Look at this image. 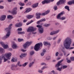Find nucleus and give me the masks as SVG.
Listing matches in <instances>:
<instances>
[{"mask_svg": "<svg viewBox=\"0 0 74 74\" xmlns=\"http://www.w3.org/2000/svg\"><path fill=\"white\" fill-rule=\"evenodd\" d=\"M71 42H72L71 39L70 37H66L64 41L63 45L64 47L62 46L61 48L63 49H65V48L66 49H69V50L74 49V47H70Z\"/></svg>", "mask_w": 74, "mask_h": 74, "instance_id": "f257e3e1", "label": "nucleus"}, {"mask_svg": "<svg viewBox=\"0 0 74 74\" xmlns=\"http://www.w3.org/2000/svg\"><path fill=\"white\" fill-rule=\"evenodd\" d=\"M12 56V53L10 52L6 53L4 55L1 56H0V64L1 63V60L3 59L4 60V62H6L8 60H10Z\"/></svg>", "mask_w": 74, "mask_h": 74, "instance_id": "f03ea898", "label": "nucleus"}, {"mask_svg": "<svg viewBox=\"0 0 74 74\" xmlns=\"http://www.w3.org/2000/svg\"><path fill=\"white\" fill-rule=\"evenodd\" d=\"M50 12V10H48L46 11L44 13H43L42 14H41L40 13H37L36 14V19H40V15H42V16H44L47 14H48Z\"/></svg>", "mask_w": 74, "mask_h": 74, "instance_id": "7ed1b4c3", "label": "nucleus"}, {"mask_svg": "<svg viewBox=\"0 0 74 74\" xmlns=\"http://www.w3.org/2000/svg\"><path fill=\"white\" fill-rule=\"evenodd\" d=\"M19 63H20V62H18L17 64L15 65V64H13L12 65L10 69L12 71H16V70H17L18 68V65H19Z\"/></svg>", "mask_w": 74, "mask_h": 74, "instance_id": "20e7f679", "label": "nucleus"}, {"mask_svg": "<svg viewBox=\"0 0 74 74\" xmlns=\"http://www.w3.org/2000/svg\"><path fill=\"white\" fill-rule=\"evenodd\" d=\"M43 45L42 43H38L34 47V49L36 51H39V49H40V46L42 47Z\"/></svg>", "mask_w": 74, "mask_h": 74, "instance_id": "39448f33", "label": "nucleus"}, {"mask_svg": "<svg viewBox=\"0 0 74 74\" xmlns=\"http://www.w3.org/2000/svg\"><path fill=\"white\" fill-rule=\"evenodd\" d=\"M36 27L39 28L38 30L39 33L40 34H42V33H43L44 32V28H41L42 27V26L40 25H36Z\"/></svg>", "mask_w": 74, "mask_h": 74, "instance_id": "423d86ee", "label": "nucleus"}, {"mask_svg": "<svg viewBox=\"0 0 74 74\" xmlns=\"http://www.w3.org/2000/svg\"><path fill=\"white\" fill-rule=\"evenodd\" d=\"M10 34H11V32H10V31H9L7 32L6 35L4 36L2 38V39L3 40H5L6 38H9V37H10Z\"/></svg>", "mask_w": 74, "mask_h": 74, "instance_id": "0eeeda50", "label": "nucleus"}, {"mask_svg": "<svg viewBox=\"0 0 74 74\" xmlns=\"http://www.w3.org/2000/svg\"><path fill=\"white\" fill-rule=\"evenodd\" d=\"M32 42H33L32 41H27L26 42L23 46L24 48L26 49L27 48H28V47H29V45H30L32 44Z\"/></svg>", "mask_w": 74, "mask_h": 74, "instance_id": "6e6552de", "label": "nucleus"}, {"mask_svg": "<svg viewBox=\"0 0 74 74\" xmlns=\"http://www.w3.org/2000/svg\"><path fill=\"white\" fill-rule=\"evenodd\" d=\"M36 28L33 27H29L27 29V32H33L36 30Z\"/></svg>", "mask_w": 74, "mask_h": 74, "instance_id": "1a4fd4ad", "label": "nucleus"}, {"mask_svg": "<svg viewBox=\"0 0 74 74\" xmlns=\"http://www.w3.org/2000/svg\"><path fill=\"white\" fill-rule=\"evenodd\" d=\"M10 12L13 15H15L17 14V12H16V8H14L12 10V11H10Z\"/></svg>", "mask_w": 74, "mask_h": 74, "instance_id": "9d476101", "label": "nucleus"}, {"mask_svg": "<svg viewBox=\"0 0 74 74\" xmlns=\"http://www.w3.org/2000/svg\"><path fill=\"white\" fill-rule=\"evenodd\" d=\"M6 15H2L0 17V20L1 21H5L6 19Z\"/></svg>", "mask_w": 74, "mask_h": 74, "instance_id": "9b49d317", "label": "nucleus"}, {"mask_svg": "<svg viewBox=\"0 0 74 74\" xmlns=\"http://www.w3.org/2000/svg\"><path fill=\"white\" fill-rule=\"evenodd\" d=\"M63 61V60L62 59L58 61L57 64L56 65V66H55L56 67V68L59 67L60 66V63H62V62Z\"/></svg>", "mask_w": 74, "mask_h": 74, "instance_id": "f8f14e48", "label": "nucleus"}, {"mask_svg": "<svg viewBox=\"0 0 74 74\" xmlns=\"http://www.w3.org/2000/svg\"><path fill=\"white\" fill-rule=\"evenodd\" d=\"M65 1L66 0H60V1L57 3V5H59L62 4L64 3Z\"/></svg>", "mask_w": 74, "mask_h": 74, "instance_id": "ddd939ff", "label": "nucleus"}, {"mask_svg": "<svg viewBox=\"0 0 74 74\" xmlns=\"http://www.w3.org/2000/svg\"><path fill=\"white\" fill-rule=\"evenodd\" d=\"M64 14V12H62L60 14H59L57 16V18L58 19H61V18H60V16L61 15H62L63 14Z\"/></svg>", "mask_w": 74, "mask_h": 74, "instance_id": "4468645a", "label": "nucleus"}, {"mask_svg": "<svg viewBox=\"0 0 74 74\" xmlns=\"http://www.w3.org/2000/svg\"><path fill=\"white\" fill-rule=\"evenodd\" d=\"M12 47L13 49H16L17 47L16 44L15 42H13L12 43Z\"/></svg>", "mask_w": 74, "mask_h": 74, "instance_id": "2eb2a0df", "label": "nucleus"}, {"mask_svg": "<svg viewBox=\"0 0 74 74\" xmlns=\"http://www.w3.org/2000/svg\"><path fill=\"white\" fill-rule=\"evenodd\" d=\"M60 31V30H58L56 31L53 32L51 33L50 35H53L54 34H57V33H58Z\"/></svg>", "mask_w": 74, "mask_h": 74, "instance_id": "dca6fc26", "label": "nucleus"}, {"mask_svg": "<svg viewBox=\"0 0 74 74\" xmlns=\"http://www.w3.org/2000/svg\"><path fill=\"white\" fill-rule=\"evenodd\" d=\"M15 27H21L22 26V23L20 22L19 23H16L15 25Z\"/></svg>", "mask_w": 74, "mask_h": 74, "instance_id": "f3484780", "label": "nucleus"}, {"mask_svg": "<svg viewBox=\"0 0 74 74\" xmlns=\"http://www.w3.org/2000/svg\"><path fill=\"white\" fill-rule=\"evenodd\" d=\"M32 11V8H27L26 9V11L24 12V14H27V13H28L29 12L31 11Z\"/></svg>", "mask_w": 74, "mask_h": 74, "instance_id": "a211bd4d", "label": "nucleus"}, {"mask_svg": "<svg viewBox=\"0 0 74 74\" xmlns=\"http://www.w3.org/2000/svg\"><path fill=\"white\" fill-rule=\"evenodd\" d=\"M12 26V24H10L9 25L8 28H6V30H8V31H10V32H11V31L10 30H11V26Z\"/></svg>", "mask_w": 74, "mask_h": 74, "instance_id": "6ab92c4d", "label": "nucleus"}, {"mask_svg": "<svg viewBox=\"0 0 74 74\" xmlns=\"http://www.w3.org/2000/svg\"><path fill=\"white\" fill-rule=\"evenodd\" d=\"M43 45L45 46H47V45H49L50 46L51 44L50 43L47 41H45L43 42Z\"/></svg>", "mask_w": 74, "mask_h": 74, "instance_id": "aec40b11", "label": "nucleus"}, {"mask_svg": "<svg viewBox=\"0 0 74 74\" xmlns=\"http://www.w3.org/2000/svg\"><path fill=\"white\" fill-rule=\"evenodd\" d=\"M27 55V53H22L20 56V58H22L23 57H25V56H26Z\"/></svg>", "mask_w": 74, "mask_h": 74, "instance_id": "412c9836", "label": "nucleus"}, {"mask_svg": "<svg viewBox=\"0 0 74 74\" xmlns=\"http://www.w3.org/2000/svg\"><path fill=\"white\" fill-rule=\"evenodd\" d=\"M42 4H48V0H45L42 2Z\"/></svg>", "mask_w": 74, "mask_h": 74, "instance_id": "4be33fe9", "label": "nucleus"}, {"mask_svg": "<svg viewBox=\"0 0 74 74\" xmlns=\"http://www.w3.org/2000/svg\"><path fill=\"white\" fill-rule=\"evenodd\" d=\"M68 4H69L70 5H71V4H74V0H72L71 1H69L68 3Z\"/></svg>", "mask_w": 74, "mask_h": 74, "instance_id": "5701e85b", "label": "nucleus"}, {"mask_svg": "<svg viewBox=\"0 0 74 74\" xmlns=\"http://www.w3.org/2000/svg\"><path fill=\"white\" fill-rule=\"evenodd\" d=\"M2 47H3V48H4L5 49H7V48H9V47H8V45H5V44Z\"/></svg>", "mask_w": 74, "mask_h": 74, "instance_id": "b1692460", "label": "nucleus"}, {"mask_svg": "<svg viewBox=\"0 0 74 74\" xmlns=\"http://www.w3.org/2000/svg\"><path fill=\"white\" fill-rule=\"evenodd\" d=\"M17 62V60H16V59L14 58H12L11 60L12 62Z\"/></svg>", "mask_w": 74, "mask_h": 74, "instance_id": "393cba45", "label": "nucleus"}, {"mask_svg": "<svg viewBox=\"0 0 74 74\" xmlns=\"http://www.w3.org/2000/svg\"><path fill=\"white\" fill-rule=\"evenodd\" d=\"M62 69L63 67L62 66H61L60 67H58V68H57L56 70L59 71H62Z\"/></svg>", "mask_w": 74, "mask_h": 74, "instance_id": "a878e982", "label": "nucleus"}, {"mask_svg": "<svg viewBox=\"0 0 74 74\" xmlns=\"http://www.w3.org/2000/svg\"><path fill=\"white\" fill-rule=\"evenodd\" d=\"M7 18L8 19H13L12 16L10 15H8Z\"/></svg>", "mask_w": 74, "mask_h": 74, "instance_id": "bb28decb", "label": "nucleus"}, {"mask_svg": "<svg viewBox=\"0 0 74 74\" xmlns=\"http://www.w3.org/2000/svg\"><path fill=\"white\" fill-rule=\"evenodd\" d=\"M27 18V19H31V18H32L33 16L32 15H28L26 16Z\"/></svg>", "mask_w": 74, "mask_h": 74, "instance_id": "cd10ccee", "label": "nucleus"}, {"mask_svg": "<svg viewBox=\"0 0 74 74\" xmlns=\"http://www.w3.org/2000/svg\"><path fill=\"white\" fill-rule=\"evenodd\" d=\"M0 52L1 53H4V52H5V51H4V50L3 49L0 47Z\"/></svg>", "mask_w": 74, "mask_h": 74, "instance_id": "c85d7f7f", "label": "nucleus"}, {"mask_svg": "<svg viewBox=\"0 0 74 74\" xmlns=\"http://www.w3.org/2000/svg\"><path fill=\"white\" fill-rule=\"evenodd\" d=\"M38 3H36L32 5V8H35V7H36L37 6H38Z\"/></svg>", "mask_w": 74, "mask_h": 74, "instance_id": "c756f323", "label": "nucleus"}, {"mask_svg": "<svg viewBox=\"0 0 74 74\" xmlns=\"http://www.w3.org/2000/svg\"><path fill=\"white\" fill-rule=\"evenodd\" d=\"M34 53H35V52H34V51H31L30 52V55L31 56H32V55H33Z\"/></svg>", "mask_w": 74, "mask_h": 74, "instance_id": "7c9ffc66", "label": "nucleus"}, {"mask_svg": "<svg viewBox=\"0 0 74 74\" xmlns=\"http://www.w3.org/2000/svg\"><path fill=\"white\" fill-rule=\"evenodd\" d=\"M34 62H32L31 63H30L29 66V67H32V66H33V64H34Z\"/></svg>", "mask_w": 74, "mask_h": 74, "instance_id": "2f4dec72", "label": "nucleus"}, {"mask_svg": "<svg viewBox=\"0 0 74 74\" xmlns=\"http://www.w3.org/2000/svg\"><path fill=\"white\" fill-rule=\"evenodd\" d=\"M28 63H29V62H25L24 64H22V66L23 67H25L27 64H28Z\"/></svg>", "mask_w": 74, "mask_h": 74, "instance_id": "473e14b6", "label": "nucleus"}, {"mask_svg": "<svg viewBox=\"0 0 74 74\" xmlns=\"http://www.w3.org/2000/svg\"><path fill=\"white\" fill-rule=\"evenodd\" d=\"M65 9H66L69 11H70V9H69V6H66L64 7Z\"/></svg>", "mask_w": 74, "mask_h": 74, "instance_id": "72a5a7b5", "label": "nucleus"}, {"mask_svg": "<svg viewBox=\"0 0 74 74\" xmlns=\"http://www.w3.org/2000/svg\"><path fill=\"white\" fill-rule=\"evenodd\" d=\"M47 68H48V66H44L41 68V70H43L45 69H47Z\"/></svg>", "mask_w": 74, "mask_h": 74, "instance_id": "f704fd0d", "label": "nucleus"}, {"mask_svg": "<svg viewBox=\"0 0 74 74\" xmlns=\"http://www.w3.org/2000/svg\"><path fill=\"white\" fill-rule=\"evenodd\" d=\"M0 44L1 45L2 47L4 46V45L5 44L2 41L0 42Z\"/></svg>", "mask_w": 74, "mask_h": 74, "instance_id": "c9c22d12", "label": "nucleus"}, {"mask_svg": "<svg viewBox=\"0 0 74 74\" xmlns=\"http://www.w3.org/2000/svg\"><path fill=\"white\" fill-rule=\"evenodd\" d=\"M43 26L45 27H48V26H50V24H44Z\"/></svg>", "mask_w": 74, "mask_h": 74, "instance_id": "e433bc0d", "label": "nucleus"}, {"mask_svg": "<svg viewBox=\"0 0 74 74\" xmlns=\"http://www.w3.org/2000/svg\"><path fill=\"white\" fill-rule=\"evenodd\" d=\"M19 4L21 6H24V5H25V3H22V2H20L19 3Z\"/></svg>", "mask_w": 74, "mask_h": 74, "instance_id": "4c0bfd02", "label": "nucleus"}, {"mask_svg": "<svg viewBox=\"0 0 74 74\" xmlns=\"http://www.w3.org/2000/svg\"><path fill=\"white\" fill-rule=\"evenodd\" d=\"M51 59V57L49 56H47L46 58V59L47 60H50V59Z\"/></svg>", "mask_w": 74, "mask_h": 74, "instance_id": "58836bf2", "label": "nucleus"}, {"mask_svg": "<svg viewBox=\"0 0 74 74\" xmlns=\"http://www.w3.org/2000/svg\"><path fill=\"white\" fill-rule=\"evenodd\" d=\"M18 42H21V41H23V39L18 38Z\"/></svg>", "mask_w": 74, "mask_h": 74, "instance_id": "ea45409f", "label": "nucleus"}, {"mask_svg": "<svg viewBox=\"0 0 74 74\" xmlns=\"http://www.w3.org/2000/svg\"><path fill=\"white\" fill-rule=\"evenodd\" d=\"M40 21L41 22H45L46 21V19L45 18H42L40 19Z\"/></svg>", "mask_w": 74, "mask_h": 74, "instance_id": "a19ab883", "label": "nucleus"}, {"mask_svg": "<svg viewBox=\"0 0 74 74\" xmlns=\"http://www.w3.org/2000/svg\"><path fill=\"white\" fill-rule=\"evenodd\" d=\"M40 65L41 66H43L44 65V66H46V65H47V64H46L45 62H42L41 63Z\"/></svg>", "mask_w": 74, "mask_h": 74, "instance_id": "79ce46f5", "label": "nucleus"}, {"mask_svg": "<svg viewBox=\"0 0 74 74\" xmlns=\"http://www.w3.org/2000/svg\"><path fill=\"white\" fill-rule=\"evenodd\" d=\"M66 19V17H62L61 18V20H64V19Z\"/></svg>", "mask_w": 74, "mask_h": 74, "instance_id": "37998d69", "label": "nucleus"}, {"mask_svg": "<svg viewBox=\"0 0 74 74\" xmlns=\"http://www.w3.org/2000/svg\"><path fill=\"white\" fill-rule=\"evenodd\" d=\"M54 9L55 11L57 10H58V8H57V6H55L54 8Z\"/></svg>", "mask_w": 74, "mask_h": 74, "instance_id": "c03bdc74", "label": "nucleus"}, {"mask_svg": "<svg viewBox=\"0 0 74 74\" xmlns=\"http://www.w3.org/2000/svg\"><path fill=\"white\" fill-rule=\"evenodd\" d=\"M48 3H49L50 2H53L54 0H47Z\"/></svg>", "mask_w": 74, "mask_h": 74, "instance_id": "a18cd8bd", "label": "nucleus"}, {"mask_svg": "<svg viewBox=\"0 0 74 74\" xmlns=\"http://www.w3.org/2000/svg\"><path fill=\"white\" fill-rule=\"evenodd\" d=\"M70 59L71 60H72V61H73L74 60V57H72L70 58Z\"/></svg>", "mask_w": 74, "mask_h": 74, "instance_id": "49530a36", "label": "nucleus"}, {"mask_svg": "<svg viewBox=\"0 0 74 74\" xmlns=\"http://www.w3.org/2000/svg\"><path fill=\"white\" fill-rule=\"evenodd\" d=\"M67 66L65 65L63 66L62 68L63 69H65L67 68Z\"/></svg>", "mask_w": 74, "mask_h": 74, "instance_id": "de8ad7c7", "label": "nucleus"}, {"mask_svg": "<svg viewBox=\"0 0 74 74\" xmlns=\"http://www.w3.org/2000/svg\"><path fill=\"white\" fill-rule=\"evenodd\" d=\"M31 5V3L30 2H28L26 4V5Z\"/></svg>", "mask_w": 74, "mask_h": 74, "instance_id": "09e8293b", "label": "nucleus"}, {"mask_svg": "<svg viewBox=\"0 0 74 74\" xmlns=\"http://www.w3.org/2000/svg\"><path fill=\"white\" fill-rule=\"evenodd\" d=\"M38 73H42L43 72V71H41V70H38Z\"/></svg>", "mask_w": 74, "mask_h": 74, "instance_id": "8fccbe9b", "label": "nucleus"}, {"mask_svg": "<svg viewBox=\"0 0 74 74\" xmlns=\"http://www.w3.org/2000/svg\"><path fill=\"white\" fill-rule=\"evenodd\" d=\"M61 39L60 38L58 39V43H60V42L61 41Z\"/></svg>", "mask_w": 74, "mask_h": 74, "instance_id": "3c124183", "label": "nucleus"}, {"mask_svg": "<svg viewBox=\"0 0 74 74\" xmlns=\"http://www.w3.org/2000/svg\"><path fill=\"white\" fill-rule=\"evenodd\" d=\"M45 54V53H44L42 52L41 53V56H44V55Z\"/></svg>", "mask_w": 74, "mask_h": 74, "instance_id": "603ef678", "label": "nucleus"}, {"mask_svg": "<svg viewBox=\"0 0 74 74\" xmlns=\"http://www.w3.org/2000/svg\"><path fill=\"white\" fill-rule=\"evenodd\" d=\"M4 8V6L0 5V9H3Z\"/></svg>", "mask_w": 74, "mask_h": 74, "instance_id": "864d4df0", "label": "nucleus"}, {"mask_svg": "<svg viewBox=\"0 0 74 74\" xmlns=\"http://www.w3.org/2000/svg\"><path fill=\"white\" fill-rule=\"evenodd\" d=\"M59 52H56V56H58V55H59Z\"/></svg>", "mask_w": 74, "mask_h": 74, "instance_id": "5fc2aeb1", "label": "nucleus"}, {"mask_svg": "<svg viewBox=\"0 0 74 74\" xmlns=\"http://www.w3.org/2000/svg\"><path fill=\"white\" fill-rule=\"evenodd\" d=\"M21 51H22V52H26V50H25V49H22Z\"/></svg>", "mask_w": 74, "mask_h": 74, "instance_id": "6e6d98bb", "label": "nucleus"}, {"mask_svg": "<svg viewBox=\"0 0 74 74\" xmlns=\"http://www.w3.org/2000/svg\"><path fill=\"white\" fill-rule=\"evenodd\" d=\"M47 40H52V38L50 37H48L47 38Z\"/></svg>", "mask_w": 74, "mask_h": 74, "instance_id": "4d7b16f0", "label": "nucleus"}, {"mask_svg": "<svg viewBox=\"0 0 74 74\" xmlns=\"http://www.w3.org/2000/svg\"><path fill=\"white\" fill-rule=\"evenodd\" d=\"M18 31H22V28H18Z\"/></svg>", "mask_w": 74, "mask_h": 74, "instance_id": "13d9d810", "label": "nucleus"}, {"mask_svg": "<svg viewBox=\"0 0 74 74\" xmlns=\"http://www.w3.org/2000/svg\"><path fill=\"white\" fill-rule=\"evenodd\" d=\"M28 2V0H24V2L25 3H26L27 2Z\"/></svg>", "mask_w": 74, "mask_h": 74, "instance_id": "bf43d9fd", "label": "nucleus"}, {"mask_svg": "<svg viewBox=\"0 0 74 74\" xmlns=\"http://www.w3.org/2000/svg\"><path fill=\"white\" fill-rule=\"evenodd\" d=\"M40 22H41V21L40 20L37 22V24H39V23H40Z\"/></svg>", "mask_w": 74, "mask_h": 74, "instance_id": "052dcab7", "label": "nucleus"}, {"mask_svg": "<svg viewBox=\"0 0 74 74\" xmlns=\"http://www.w3.org/2000/svg\"><path fill=\"white\" fill-rule=\"evenodd\" d=\"M51 72L53 73V74H54L55 72L54 71H51Z\"/></svg>", "mask_w": 74, "mask_h": 74, "instance_id": "680f3d73", "label": "nucleus"}, {"mask_svg": "<svg viewBox=\"0 0 74 74\" xmlns=\"http://www.w3.org/2000/svg\"><path fill=\"white\" fill-rule=\"evenodd\" d=\"M67 62H68V63H70V62H71V60H69L67 61Z\"/></svg>", "mask_w": 74, "mask_h": 74, "instance_id": "e2e57ef3", "label": "nucleus"}, {"mask_svg": "<svg viewBox=\"0 0 74 74\" xmlns=\"http://www.w3.org/2000/svg\"><path fill=\"white\" fill-rule=\"evenodd\" d=\"M57 38V37H54L53 38V40H55V39H56V38Z\"/></svg>", "mask_w": 74, "mask_h": 74, "instance_id": "0e129e2a", "label": "nucleus"}, {"mask_svg": "<svg viewBox=\"0 0 74 74\" xmlns=\"http://www.w3.org/2000/svg\"><path fill=\"white\" fill-rule=\"evenodd\" d=\"M25 32H21V34H25Z\"/></svg>", "mask_w": 74, "mask_h": 74, "instance_id": "69168bd1", "label": "nucleus"}, {"mask_svg": "<svg viewBox=\"0 0 74 74\" xmlns=\"http://www.w3.org/2000/svg\"><path fill=\"white\" fill-rule=\"evenodd\" d=\"M13 0H8V2H11V1H13Z\"/></svg>", "mask_w": 74, "mask_h": 74, "instance_id": "338daca9", "label": "nucleus"}, {"mask_svg": "<svg viewBox=\"0 0 74 74\" xmlns=\"http://www.w3.org/2000/svg\"><path fill=\"white\" fill-rule=\"evenodd\" d=\"M45 52H46V51L45 50H43L42 52H43V53H45Z\"/></svg>", "mask_w": 74, "mask_h": 74, "instance_id": "774afa93", "label": "nucleus"}]
</instances>
